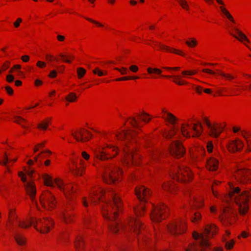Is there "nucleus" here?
Returning a JSON list of instances; mask_svg holds the SVG:
<instances>
[{
	"instance_id": "f257e3e1",
	"label": "nucleus",
	"mask_w": 251,
	"mask_h": 251,
	"mask_svg": "<svg viewBox=\"0 0 251 251\" xmlns=\"http://www.w3.org/2000/svg\"><path fill=\"white\" fill-rule=\"evenodd\" d=\"M112 201L108 204L105 203L102 206V214L104 218L107 219L110 223L109 228L114 233H117L120 228L125 230L133 231L136 234L139 233L143 228L141 222L136 218H131L128 221L127 225H119V221L117 219L118 213L119 211L122 203L117 192L112 190L109 192Z\"/></svg>"
},
{
	"instance_id": "f03ea898",
	"label": "nucleus",
	"mask_w": 251,
	"mask_h": 251,
	"mask_svg": "<svg viewBox=\"0 0 251 251\" xmlns=\"http://www.w3.org/2000/svg\"><path fill=\"white\" fill-rule=\"evenodd\" d=\"M230 191L229 195L225 197L227 202L229 199L234 200L236 203L237 209L230 206H223L220 210L219 219L224 224H231L232 220L235 219L237 216V211L241 215H244L249 210V200H251V189L250 191H241L239 187L230 185Z\"/></svg>"
},
{
	"instance_id": "7ed1b4c3",
	"label": "nucleus",
	"mask_w": 251,
	"mask_h": 251,
	"mask_svg": "<svg viewBox=\"0 0 251 251\" xmlns=\"http://www.w3.org/2000/svg\"><path fill=\"white\" fill-rule=\"evenodd\" d=\"M138 131L135 130H123L122 133L117 134L116 136L119 140H125V152L124 163L128 166L137 165V158L139 156L134 154V146L133 143H131L130 139H133L134 136L137 135Z\"/></svg>"
},
{
	"instance_id": "20e7f679",
	"label": "nucleus",
	"mask_w": 251,
	"mask_h": 251,
	"mask_svg": "<svg viewBox=\"0 0 251 251\" xmlns=\"http://www.w3.org/2000/svg\"><path fill=\"white\" fill-rule=\"evenodd\" d=\"M217 232V228L214 225H207L202 233L195 232L193 236L195 243L190 245L185 251H207L210 245L208 240Z\"/></svg>"
},
{
	"instance_id": "39448f33",
	"label": "nucleus",
	"mask_w": 251,
	"mask_h": 251,
	"mask_svg": "<svg viewBox=\"0 0 251 251\" xmlns=\"http://www.w3.org/2000/svg\"><path fill=\"white\" fill-rule=\"evenodd\" d=\"M18 226L21 228H27L31 225H33L37 230L41 233H46L50 230V226L53 225V222L48 218L44 219H32L31 220L17 221Z\"/></svg>"
},
{
	"instance_id": "423d86ee",
	"label": "nucleus",
	"mask_w": 251,
	"mask_h": 251,
	"mask_svg": "<svg viewBox=\"0 0 251 251\" xmlns=\"http://www.w3.org/2000/svg\"><path fill=\"white\" fill-rule=\"evenodd\" d=\"M170 173L173 179L178 181L185 182L187 180L186 177L188 178V180H190L192 177L189 169L184 165L179 164H176Z\"/></svg>"
},
{
	"instance_id": "0eeeda50",
	"label": "nucleus",
	"mask_w": 251,
	"mask_h": 251,
	"mask_svg": "<svg viewBox=\"0 0 251 251\" xmlns=\"http://www.w3.org/2000/svg\"><path fill=\"white\" fill-rule=\"evenodd\" d=\"M43 178L45 184L47 186L53 187L54 184H55L58 188L63 192L68 199V194L70 195L74 191L73 188L72 186H64V183L59 178H56L53 180L51 176L47 174H45L43 175Z\"/></svg>"
},
{
	"instance_id": "6e6552de",
	"label": "nucleus",
	"mask_w": 251,
	"mask_h": 251,
	"mask_svg": "<svg viewBox=\"0 0 251 251\" xmlns=\"http://www.w3.org/2000/svg\"><path fill=\"white\" fill-rule=\"evenodd\" d=\"M103 169V179L107 183H115L117 180L116 175L121 174L122 171L118 168L104 165L102 167Z\"/></svg>"
},
{
	"instance_id": "1a4fd4ad",
	"label": "nucleus",
	"mask_w": 251,
	"mask_h": 251,
	"mask_svg": "<svg viewBox=\"0 0 251 251\" xmlns=\"http://www.w3.org/2000/svg\"><path fill=\"white\" fill-rule=\"evenodd\" d=\"M234 176L236 179L242 184H246L251 181V169L243 166H239Z\"/></svg>"
},
{
	"instance_id": "9d476101",
	"label": "nucleus",
	"mask_w": 251,
	"mask_h": 251,
	"mask_svg": "<svg viewBox=\"0 0 251 251\" xmlns=\"http://www.w3.org/2000/svg\"><path fill=\"white\" fill-rule=\"evenodd\" d=\"M40 202L42 206L50 210L53 209L56 206V201L52 194L47 191L41 196Z\"/></svg>"
},
{
	"instance_id": "9b49d317",
	"label": "nucleus",
	"mask_w": 251,
	"mask_h": 251,
	"mask_svg": "<svg viewBox=\"0 0 251 251\" xmlns=\"http://www.w3.org/2000/svg\"><path fill=\"white\" fill-rule=\"evenodd\" d=\"M18 175L21 177L22 181L25 183V188L26 193L29 195L31 201L34 202L35 196L36 193L35 184L32 182H26V177L23 172H19Z\"/></svg>"
},
{
	"instance_id": "f8f14e48",
	"label": "nucleus",
	"mask_w": 251,
	"mask_h": 251,
	"mask_svg": "<svg viewBox=\"0 0 251 251\" xmlns=\"http://www.w3.org/2000/svg\"><path fill=\"white\" fill-rule=\"evenodd\" d=\"M166 206L163 204L154 206L151 214V219L154 222H159L166 217L167 212Z\"/></svg>"
},
{
	"instance_id": "ddd939ff",
	"label": "nucleus",
	"mask_w": 251,
	"mask_h": 251,
	"mask_svg": "<svg viewBox=\"0 0 251 251\" xmlns=\"http://www.w3.org/2000/svg\"><path fill=\"white\" fill-rule=\"evenodd\" d=\"M171 155L176 158L182 157L185 153V149L182 144L177 141H174L170 147Z\"/></svg>"
},
{
	"instance_id": "4468645a",
	"label": "nucleus",
	"mask_w": 251,
	"mask_h": 251,
	"mask_svg": "<svg viewBox=\"0 0 251 251\" xmlns=\"http://www.w3.org/2000/svg\"><path fill=\"white\" fill-rule=\"evenodd\" d=\"M204 121L208 128L209 134L213 137L217 138L223 131L224 127L218 126L217 124L212 125L206 118L204 119Z\"/></svg>"
},
{
	"instance_id": "2eb2a0df",
	"label": "nucleus",
	"mask_w": 251,
	"mask_h": 251,
	"mask_svg": "<svg viewBox=\"0 0 251 251\" xmlns=\"http://www.w3.org/2000/svg\"><path fill=\"white\" fill-rule=\"evenodd\" d=\"M135 194L141 202H146L151 195V192L144 186H138L135 188Z\"/></svg>"
},
{
	"instance_id": "dca6fc26",
	"label": "nucleus",
	"mask_w": 251,
	"mask_h": 251,
	"mask_svg": "<svg viewBox=\"0 0 251 251\" xmlns=\"http://www.w3.org/2000/svg\"><path fill=\"white\" fill-rule=\"evenodd\" d=\"M168 230L172 235H179L185 231V223L182 222L172 223L168 226Z\"/></svg>"
},
{
	"instance_id": "f3484780",
	"label": "nucleus",
	"mask_w": 251,
	"mask_h": 251,
	"mask_svg": "<svg viewBox=\"0 0 251 251\" xmlns=\"http://www.w3.org/2000/svg\"><path fill=\"white\" fill-rule=\"evenodd\" d=\"M243 147V142L238 138L230 141L227 145L229 151L232 152L241 151Z\"/></svg>"
},
{
	"instance_id": "a211bd4d",
	"label": "nucleus",
	"mask_w": 251,
	"mask_h": 251,
	"mask_svg": "<svg viewBox=\"0 0 251 251\" xmlns=\"http://www.w3.org/2000/svg\"><path fill=\"white\" fill-rule=\"evenodd\" d=\"M110 148L113 149V151H116V153L113 156L110 155L109 157H108L107 155L109 154V152H107L106 151H104L103 150L100 149L95 151V157L97 159H100V160H106L108 159L109 158L114 157L117 154V149L116 147H111Z\"/></svg>"
},
{
	"instance_id": "6ab92c4d",
	"label": "nucleus",
	"mask_w": 251,
	"mask_h": 251,
	"mask_svg": "<svg viewBox=\"0 0 251 251\" xmlns=\"http://www.w3.org/2000/svg\"><path fill=\"white\" fill-rule=\"evenodd\" d=\"M219 165L218 161L214 157H211L207 162V168L210 171H215L218 167Z\"/></svg>"
},
{
	"instance_id": "aec40b11",
	"label": "nucleus",
	"mask_w": 251,
	"mask_h": 251,
	"mask_svg": "<svg viewBox=\"0 0 251 251\" xmlns=\"http://www.w3.org/2000/svg\"><path fill=\"white\" fill-rule=\"evenodd\" d=\"M72 207H66L62 211L61 216L64 222L66 223H69L72 221L71 214L69 213V210H71Z\"/></svg>"
},
{
	"instance_id": "412c9836",
	"label": "nucleus",
	"mask_w": 251,
	"mask_h": 251,
	"mask_svg": "<svg viewBox=\"0 0 251 251\" xmlns=\"http://www.w3.org/2000/svg\"><path fill=\"white\" fill-rule=\"evenodd\" d=\"M104 195L103 191L100 192H94L93 195L90 196V199L92 203L96 204L97 200H100L101 197Z\"/></svg>"
},
{
	"instance_id": "4be33fe9",
	"label": "nucleus",
	"mask_w": 251,
	"mask_h": 251,
	"mask_svg": "<svg viewBox=\"0 0 251 251\" xmlns=\"http://www.w3.org/2000/svg\"><path fill=\"white\" fill-rule=\"evenodd\" d=\"M233 29L235 30L238 36H236L231 33V35L234 37L236 39L238 40L239 41L242 42L243 40L247 42L248 43H250V41L248 40L247 36L241 31H240L236 27H233Z\"/></svg>"
},
{
	"instance_id": "5701e85b",
	"label": "nucleus",
	"mask_w": 251,
	"mask_h": 251,
	"mask_svg": "<svg viewBox=\"0 0 251 251\" xmlns=\"http://www.w3.org/2000/svg\"><path fill=\"white\" fill-rule=\"evenodd\" d=\"M190 128L195 132L193 135V137H199L201 134L203 127L200 123L198 122V124H194V126Z\"/></svg>"
},
{
	"instance_id": "b1692460",
	"label": "nucleus",
	"mask_w": 251,
	"mask_h": 251,
	"mask_svg": "<svg viewBox=\"0 0 251 251\" xmlns=\"http://www.w3.org/2000/svg\"><path fill=\"white\" fill-rule=\"evenodd\" d=\"M156 45L161 50H166L169 52H174L176 54H180L182 56L184 55V53H183L180 51L177 50L176 49L171 48L169 47L166 46L161 44L160 43H157Z\"/></svg>"
},
{
	"instance_id": "393cba45",
	"label": "nucleus",
	"mask_w": 251,
	"mask_h": 251,
	"mask_svg": "<svg viewBox=\"0 0 251 251\" xmlns=\"http://www.w3.org/2000/svg\"><path fill=\"white\" fill-rule=\"evenodd\" d=\"M77 133L79 134V136H77L75 133H72V135L77 141L83 142L89 140V138L88 137H84V134L82 131H77Z\"/></svg>"
},
{
	"instance_id": "a878e982",
	"label": "nucleus",
	"mask_w": 251,
	"mask_h": 251,
	"mask_svg": "<svg viewBox=\"0 0 251 251\" xmlns=\"http://www.w3.org/2000/svg\"><path fill=\"white\" fill-rule=\"evenodd\" d=\"M72 163L73 167L71 169L72 173L75 176H81L82 175V170H80L75 161L73 160Z\"/></svg>"
},
{
	"instance_id": "bb28decb",
	"label": "nucleus",
	"mask_w": 251,
	"mask_h": 251,
	"mask_svg": "<svg viewBox=\"0 0 251 251\" xmlns=\"http://www.w3.org/2000/svg\"><path fill=\"white\" fill-rule=\"evenodd\" d=\"M48 153L50 154L51 153V152L50 151L47 150L46 151H41V153L38 154L37 155L35 156L34 157V160L37 163L38 166H40L42 164L41 159H42L45 157V156L41 155L43 153Z\"/></svg>"
},
{
	"instance_id": "cd10ccee",
	"label": "nucleus",
	"mask_w": 251,
	"mask_h": 251,
	"mask_svg": "<svg viewBox=\"0 0 251 251\" xmlns=\"http://www.w3.org/2000/svg\"><path fill=\"white\" fill-rule=\"evenodd\" d=\"M167 117L163 116L162 118L166 120H168L171 124L175 125L177 121V118L172 113H167Z\"/></svg>"
},
{
	"instance_id": "c85d7f7f",
	"label": "nucleus",
	"mask_w": 251,
	"mask_h": 251,
	"mask_svg": "<svg viewBox=\"0 0 251 251\" xmlns=\"http://www.w3.org/2000/svg\"><path fill=\"white\" fill-rule=\"evenodd\" d=\"M185 126L190 127L189 124H184L181 125V133L183 135V136L186 137H189L191 136L189 132L188 131L187 129L186 128Z\"/></svg>"
},
{
	"instance_id": "c756f323",
	"label": "nucleus",
	"mask_w": 251,
	"mask_h": 251,
	"mask_svg": "<svg viewBox=\"0 0 251 251\" xmlns=\"http://www.w3.org/2000/svg\"><path fill=\"white\" fill-rule=\"evenodd\" d=\"M223 241L225 243V248L227 250L232 249L235 244V241L233 240H231L228 242L226 236L223 237Z\"/></svg>"
},
{
	"instance_id": "7c9ffc66",
	"label": "nucleus",
	"mask_w": 251,
	"mask_h": 251,
	"mask_svg": "<svg viewBox=\"0 0 251 251\" xmlns=\"http://www.w3.org/2000/svg\"><path fill=\"white\" fill-rule=\"evenodd\" d=\"M14 238L17 242V244L19 245H23L25 244V238L19 233H16L14 236Z\"/></svg>"
},
{
	"instance_id": "2f4dec72",
	"label": "nucleus",
	"mask_w": 251,
	"mask_h": 251,
	"mask_svg": "<svg viewBox=\"0 0 251 251\" xmlns=\"http://www.w3.org/2000/svg\"><path fill=\"white\" fill-rule=\"evenodd\" d=\"M164 77H173L174 78V82L176 84L179 85H182L184 84H186V82L183 80H180V76L179 75H174V76H170V75H164Z\"/></svg>"
},
{
	"instance_id": "473e14b6",
	"label": "nucleus",
	"mask_w": 251,
	"mask_h": 251,
	"mask_svg": "<svg viewBox=\"0 0 251 251\" xmlns=\"http://www.w3.org/2000/svg\"><path fill=\"white\" fill-rule=\"evenodd\" d=\"M220 10L222 11L223 13L225 15L226 17L232 23H235V22L232 16V15L230 14V13L227 11V10L223 6L220 7Z\"/></svg>"
},
{
	"instance_id": "72a5a7b5",
	"label": "nucleus",
	"mask_w": 251,
	"mask_h": 251,
	"mask_svg": "<svg viewBox=\"0 0 251 251\" xmlns=\"http://www.w3.org/2000/svg\"><path fill=\"white\" fill-rule=\"evenodd\" d=\"M163 189L167 191L173 193L175 190V186L171 183H165L163 185Z\"/></svg>"
},
{
	"instance_id": "f704fd0d",
	"label": "nucleus",
	"mask_w": 251,
	"mask_h": 251,
	"mask_svg": "<svg viewBox=\"0 0 251 251\" xmlns=\"http://www.w3.org/2000/svg\"><path fill=\"white\" fill-rule=\"evenodd\" d=\"M59 56L62 58L63 61L69 63L71 62L70 59H74V56L73 55H66L63 53H60Z\"/></svg>"
},
{
	"instance_id": "c9c22d12",
	"label": "nucleus",
	"mask_w": 251,
	"mask_h": 251,
	"mask_svg": "<svg viewBox=\"0 0 251 251\" xmlns=\"http://www.w3.org/2000/svg\"><path fill=\"white\" fill-rule=\"evenodd\" d=\"M247 133V132L245 131H241V135L244 137V138L245 139L247 144V147L248 149L247 150V151H251V141H249L247 136L245 135V134Z\"/></svg>"
},
{
	"instance_id": "e433bc0d",
	"label": "nucleus",
	"mask_w": 251,
	"mask_h": 251,
	"mask_svg": "<svg viewBox=\"0 0 251 251\" xmlns=\"http://www.w3.org/2000/svg\"><path fill=\"white\" fill-rule=\"evenodd\" d=\"M77 99V97L75 94L74 93H70L68 96L66 97V100L69 102H74Z\"/></svg>"
},
{
	"instance_id": "4c0bfd02",
	"label": "nucleus",
	"mask_w": 251,
	"mask_h": 251,
	"mask_svg": "<svg viewBox=\"0 0 251 251\" xmlns=\"http://www.w3.org/2000/svg\"><path fill=\"white\" fill-rule=\"evenodd\" d=\"M93 73L94 74L98 75L99 76H101L107 74L106 71H102L98 67H97L95 69L93 70Z\"/></svg>"
},
{
	"instance_id": "58836bf2",
	"label": "nucleus",
	"mask_w": 251,
	"mask_h": 251,
	"mask_svg": "<svg viewBox=\"0 0 251 251\" xmlns=\"http://www.w3.org/2000/svg\"><path fill=\"white\" fill-rule=\"evenodd\" d=\"M50 119L43 122L42 123L38 124V127L40 129L46 130L47 129V126L49 124Z\"/></svg>"
},
{
	"instance_id": "ea45409f",
	"label": "nucleus",
	"mask_w": 251,
	"mask_h": 251,
	"mask_svg": "<svg viewBox=\"0 0 251 251\" xmlns=\"http://www.w3.org/2000/svg\"><path fill=\"white\" fill-rule=\"evenodd\" d=\"M83 242L81 237H78L75 242V246L77 249L81 248Z\"/></svg>"
},
{
	"instance_id": "a19ab883",
	"label": "nucleus",
	"mask_w": 251,
	"mask_h": 251,
	"mask_svg": "<svg viewBox=\"0 0 251 251\" xmlns=\"http://www.w3.org/2000/svg\"><path fill=\"white\" fill-rule=\"evenodd\" d=\"M77 73L78 77L79 78H81L85 74L86 70L83 68L79 67V68H77Z\"/></svg>"
},
{
	"instance_id": "79ce46f5",
	"label": "nucleus",
	"mask_w": 251,
	"mask_h": 251,
	"mask_svg": "<svg viewBox=\"0 0 251 251\" xmlns=\"http://www.w3.org/2000/svg\"><path fill=\"white\" fill-rule=\"evenodd\" d=\"M186 45H187L189 47H194L197 45V42L196 39L194 38H191L190 41H187L185 42Z\"/></svg>"
},
{
	"instance_id": "37998d69",
	"label": "nucleus",
	"mask_w": 251,
	"mask_h": 251,
	"mask_svg": "<svg viewBox=\"0 0 251 251\" xmlns=\"http://www.w3.org/2000/svg\"><path fill=\"white\" fill-rule=\"evenodd\" d=\"M217 71L220 75L226 78L227 79L231 80V79L235 78V76H234L230 74H226L222 73L219 70H217Z\"/></svg>"
},
{
	"instance_id": "c03bdc74",
	"label": "nucleus",
	"mask_w": 251,
	"mask_h": 251,
	"mask_svg": "<svg viewBox=\"0 0 251 251\" xmlns=\"http://www.w3.org/2000/svg\"><path fill=\"white\" fill-rule=\"evenodd\" d=\"M139 116L141 118L142 121L146 123L149 122L151 119L150 118H148L149 114L145 112H143L142 114L139 115Z\"/></svg>"
},
{
	"instance_id": "a18cd8bd",
	"label": "nucleus",
	"mask_w": 251,
	"mask_h": 251,
	"mask_svg": "<svg viewBox=\"0 0 251 251\" xmlns=\"http://www.w3.org/2000/svg\"><path fill=\"white\" fill-rule=\"evenodd\" d=\"M9 161H10L8 159V154L6 152H4L3 155V161L0 162V164L6 166Z\"/></svg>"
},
{
	"instance_id": "49530a36",
	"label": "nucleus",
	"mask_w": 251,
	"mask_h": 251,
	"mask_svg": "<svg viewBox=\"0 0 251 251\" xmlns=\"http://www.w3.org/2000/svg\"><path fill=\"white\" fill-rule=\"evenodd\" d=\"M130 119L131 121L130 122V123L132 126L135 128L140 129L139 126L138 125V122L136 121V119L134 117L130 118Z\"/></svg>"
},
{
	"instance_id": "de8ad7c7",
	"label": "nucleus",
	"mask_w": 251,
	"mask_h": 251,
	"mask_svg": "<svg viewBox=\"0 0 251 251\" xmlns=\"http://www.w3.org/2000/svg\"><path fill=\"white\" fill-rule=\"evenodd\" d=\"M177 1L183 8L187 10L189 9L188 3L187 1H185V0H177Z\"/></svg>"
},
{
	"instance_id": "09e8293b",
	"label": "nucleus",
	"mask_w": 251,
	"mask_h": 251,
	"mask_svg": "<svg viewBox=\"0 0 251 251\" xmlns=\"http://www.w3.org/2000/svg\"><path fill=\"white\" fill-rule=\"evenodd\" d=\"M134 211L137 215H141L142 213L144 211V206L142 204H141L138 209L135 208Z\"/></svg>"
},
{
	"instance_id": "8fccbe9b",
	"label": "nucleus",
	"mask_w": 251,
	"mask_h": 251,
	"mask_svg": "<svg viewBox=\"0 0 251 251\" xmlns=\"http://www.w3.org/2000/svg\"><path fill=\"white\" fill-rule=\"evenodd\" d=\"M148 72L149 74H152L153 73H155L157 74H160L161 73L162 71L160 70L157 69V68L152 69L151 68H148Z\"/></svg>"
},
{
	"instance_id": "3c124183",
	"label": "nucleus",
	"mask_w": 251,
	"mask_h": 251,
	"mask_svg": "<svg viewBox=\"0 0 251 251\" xmlns=\"http://www.w3.org/2000/svg\"><path fill=\"white\" fill-rule=\"evenodd\" d=\"M16 119L14 121L15 122L18 123V124H20L21 125V126H22L24 127H25V126H24L22 123H25L26 122V121L25 119H23V118L21 117H16Z\"/></svg>"
},
{
	"instance_id": "603ef678",
	"label": "nucleus",
	"mask_w": 251,
	"mask_h": 251,
	"mask_svg": "<svg viewBox=\"0 0 251 251\" xmlns=\"http://www.w3.org/2000/svg\"><path fill=\"white\" fill-rule=\"evenodd\" d=\"M177 130H178V128L176 129L175 127H173L171 131L168 134L167 137L169 138H171L173 136L176 135Z\"/></svg>"
},
{
	"instance_id": "864d4df0",
	"label": "nucleus",
	"mask_w": 251,
	"mask_h": 251,
	"mask_svg": "<svg viewBox=\"0 0 251 251\" xmlns=\"http://www.w3.org/2000/svg\"><path fill=\"white\" fill-rule=\"evenodd\" d=\"M201 218V215L199 212H195L194 213V216L192 219V222H196L198 220H199Z\"/></svg>"
},
{
	"instance_id": "5fc2aeb1",
	"label": "nucleus",
	"mask_w": 251,
	"mask_h": 251,
	"mask_svg": "<svg viewBox=\"0 0 251 251\" xmlns=\"http://www.w3.org/2000/svg\"><path fill=\"white\" fill-rule=\"evenodd\" d=\"M194 207H200L202 206L203 202L202 200H198L196 199L194 200Z\"/></svg>"
},
{
	"instance_id": "6e6d98bb",
	"label": "nucleus",
	"mask_w": 251,
	"mask_h": 251,
	"mask_svg": "<svg viewBox=\"0 0 251 251\" xmlns=\"http://www.w3.org/2000/svg\"><path fill=\"white\" fill-rule=\"evenodd\" d=\"M196 73V72L194 71H184L182 72V74L184 75H192Z\"/></svg>"
},
{
	"instance_id": "4d7b16f0",
	"label": "nucleus",
	"mask_w": 251,
	"mask_h": 251,
	"mask_svg": "<svg viewBox=\"0 0 251 251\" xmlns=\"http://www.w3.org/2000/svg\"><path fill=\"white\" fill-rule=\"evenodd\" d=\"M114 69L119 71L122 75L126 74L128 72L127 69L124 67H122L121 69L115 68Z\"/></svg>"
},
{
	"instance_id": "13d9d810",
	"label": "nucleus",
	"mask_w": 251,
	"mask_h": 251,
	"mask_svg": "<svg viewBox=\"0 0 251 251\" xmlns=\"http://www.w3.org/2000/svg\"><path fill=\"white\" fill-rule=\"evenodd\" d=\"M86 19L96 25H98L99 26H100V27H102L103 26V25L99 22H98L97 21H95V20H94L93 19H90V18H86Z\"/></svg>"
},
{
	"instance_id": "bf43d9fd",
	"label": "nucleus",
	"mask_w": 251,
	"mask_h": 251,
	"mask_svg": "<svg viewBox=\"0 0 251 251\" xmlns=\"http://www.w3.org/2000/svg\"><path fill=\"white\" fill-rule=\"evenodd\" d=\"M37 66L41 68H44L46 66V63L44 62L38 61L36 64Z\"/></svg>"
},
{
	"instance_id": "052dcab7",
	"label": "nucleus",
	"mask_w": 251,
	"mask_h": 251,
	"mask_svg": "<svg viewBox=\"0 0 251 251\" xmlns=\"http://www.w3.org/2000/svg\"><path fill=\"white\" fill-rule=\"evenodd\" d=\"M14 79V76L12 75H8L6 76V80L8 82H12Z\"/></svg>"
},
{
	"instance_id": "680f3d73",
	"label": "nucleus",
	"mask_w": 251,
	"mask_h": 251,
	"mask_svg": "<svg viewBox=\"0 0 251 251\" xmlns=\"http://www.w3.org/2000/svg\"><path fill=\"white\" fill-rule=\"evenodd\" d=\"M132 77L130 76H125L121 78H119L116 79V81H122L131 79Z\"/></svg>"
},
{
	"instance_id": "e2e57ef3",
	"label": "nucleus",
	"mask_w": 251,
	"mask_h": 251,
	"mask_svg": "<svg viewBox=\"0 0 251 251\" xmlns=\"http://www.w3.org/2000/svg\"><path fill=\"white\" fill-rule=\"evenodd\" d=\"M57 73L55 70H52L50 71V74L49 75V76L51 78H54L56 76Z\"/></svg>"
},
{
	"instance_id": "0e129e2a",
	"label": "nucleus",
	"mask_w": 251,
	"mask_h": 251,
	"mask_svg": "<svg viewBox=\"0 0 251 251\" xmlns=\"http://www.w3.org/2000/svg\"><path fill=\"white\" fill-rule=\"evenodd\" d=\"M129 69L133 72H136L138 70V68L137 66L132 65L129 67Z\"/></svg>"
},
{
	"instance_id": "69168bd1",
	"label": "nucleus",
	"mask_w": 251,
	"mask_h": 251,
	"mask_svg": "<svg viewBox=\"0 0 251 251\" xmlns=\"http://www.w3.org/2000/svg\"><path fill=\"white\" fill-rule=\"evenodd\" d=\"M207 148L209 152H211L212 151L213 145L211 142L209 143L207 145Z\"/></svg>"
},
{
	"instance_id": "338daca9",
	"label": "nucleus",
	"mask_w": 251,
	"mask_h": 251,
	"mask_svg": "<svg viewBox=\"0 0 251 251\" xmlns=\"http://www.w3.org/2000/svg\"><path fill=\"white\" fill-rule=\"evenodd\" d=\"M22 20L21 18H18L17 21L14 22V25L15 27H18L20 25V23L22 22Z\"/></svg>"
},
{
	"instance_id": "774afa93",
	"label": "nucleus",
	"mask_w": 251,
	"mask_h": 251,
	"mask_svg": "<svg viewBox=\"0 0 251 251\" xmlns=\"http://www.w3.org/2000/svg\"><path fill=\"white\" fill-rule=\"evenodd\" d=\"M195 90L197 91V92L198 93H199V94H201V93H202V91H203V88L201 87L200 86H197L195 88Z\"/></svg>"
}]
</instances>
